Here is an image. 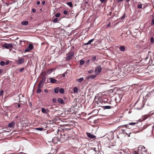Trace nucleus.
Instances as JSON below:
<instances>
[{
  "mask_svg": "<svg viewBox=\"0 0 154 154\" xmlns=\"http://www.w3.org/2000/svg\"><path fill=\"white\" fill-rule=\"evenodd\" d=\"M146 150L145 147L142 146H140L138 148V151H135L134 154H144L145 153Z\"/></svg>",
  "mask_w": 154,
  "mask_h": 154,
  "instance_id": "obj_1",
  "label": "nucleus"
},
{
  "mask_svg": "<svg viewBox=\"0 0 154 154\" xmlns=\"http://www.w3.org/2000/svg\"><path fill=\"white\" fill-rule=\"evenodd\" d=\"M74 54V51H70L66 54V56L65 58L66 60H70L72 58Z\"/></svg>",
  "mask_w": 154,
  "mask_h": 154,
  "instance_id": "obj_2",
  "label": "nucleus"
},
{
  "mask_svg": "<svg viewBox=\"0 0 154 154\" xmlns=\"http://www.w3.org/2000/svg\"><path fill=\"white\" fill-rule=\"evenodd\" d=\"M54 70V69H50L47 71H44L42 72L41 74V75L43 77H45V78L49 74L51 73Z\"/></svg>",
  "mask_w": 154,
  "mask_h": 154,
  "instance_id": "obj_3",
  "label": "nucleus"
},
{
  "mask_svg": "<svg viewBox=\"0 0 154 154\" xmlns=\"http://www.w3.org/2000/svg\"><path fill=\"white\" fill-rule=\"evenodd\" d=\"M45 77L42 76V79L38 85V88H42L43 86L44 83L45 82Z\"/></svg>",
  "mask_w": 154,
  "mask_h": 154,
  "instance_id": "obj_4",
  "label": "nucleus"
},
{
  "mask_svg": "<svg viewBox=\"0 0 154 154\" xmlns=\"http://www.w3.org/2000/svg\"><path fill=\"white\" fill-rule=\"evenodd\" d=\"M2 46L5 48L8 49L10 48H12L13 45L11 43H5Z\"/></svg>",
  "mask_w": 154,
  "mask_h": 154,
  "instance_id": "obj_5",
  "label": "nucleus"
},
{
  "mask_svg": "<svg viewBox=\"0 0 154 154\" xmlns=\"http://www.w3.org/2000/svg\"><path fill=\"white\" fill-rule=\"evenodd\" d=\"M33 48V46L32 45L29 44V46L27 47L26 49L25 50V52H28L32 50Z\"/></svg>",
  "mask_w": 154,
  "mask_h": 154,
  "instance_id": "obj_6",
  "label": "nucleus"
},
{
  "mask_svg": "<svg viewBox=\"0 0 154 154\" xmlns=\"http://www.w3.org/2000/svg\"><path fill=\"white\" fill-rule=\"evenodd\" d=\"M96 76V75L91 74L89 75L86 77V79H92L94 78Z\"/></svg>",
  "mask_w": 154,
  "mask_h": 154,
  "instance_id": "obj_7",
  "label": "nucleus"
},
{
  "mask_svg": "<svg viewBox=\"0 0 154 154\" xmlns=\"http://www.w3.org/2000/svg\"><path fill=\"white\" fill-rule=\"evenodd\" d=\"M102 70V68H96L94 71L95 75H97V74L100 73Z\"/></svg>",
  "mask_w": 154,
  "mask_h": 154,
  "instance_id": "obj_8",
  "label": "nucleus"
},
{
  "mask_svg": "<svg viewBox=\"0 0 154 154\" xmlns=\"http://www.w3.org/2000/svg\"><path fill=\"white\" fill-rule=\"evenodd\" d=\"M41 110H42V113H45V114L49 112V110L47 109H45L43 108H42L41 109Z\"/></svg>",
  "mask_w": 154,
  "mask_h": 154,
  "instance_id": "obj_9",
  "label": "nucleus"
},
{
  "mask_svg": "<svg viewBox=\"0 0 154 154\" xmlns=\"http://www.w3.org/2000/svg\"><path fill=\"white\" fill-rule=\"evenodd\" d=\"M15 125V123L14 122H12L10 123L8 125V126L9 128H13Z\"/></svg>",
  "mask_w": 154,
  "mask_h": 154,
  "instance_id": "obj_10",
  "label": "nucleus"
},
{
  "mask_svg": "<svg viewBox=\"0 0 154 154\" xmlns=\"http://www.w3.org/2000/svg\"><path fill=\"white\" fill-rule=\"evenodd\" d=\"M49 79L50 82L52 83H54L57 82V80L56 79L53 78H50Z\"/></svg>",
  "mask_w": 154,
  "mask_h": 154,
  "instance_id": "obj_11",
  "label": "nucleus"
},
{
  "mask_svg": "<svg viewBox=\"0 0 154 154\" xmlns=\"http://www.w3.org/2000/svg\"><path fill=\"white\" fill-rule=\"evenodd\" d=\"M87 136L88 137L91 139L94 138L95 137V136L92 134H91L90 133H88V134Z\"/></svg>",
  "mask_w": 154,
  "mask_h": 154,
  "instance_id": "obj_12",
  "label": "nucleus"
},
{
  "mask_svg": "<svg viewBox=\"0 0 154 154\" xmlns=\"http://www.w3.org/2000/svg\"><path fill=\"white\" fill-rule=\"evenodd\" d=\"M103 108L105 109H109L111 108H112L113 107V106H103L102 107Z\"/></svg>",
  "mask_w": 154,
  "mask_h": 154,
  "instance_id": "obj_13",
  "label": "nucleus"
},
{
  "mask_svg": "<svg viewBox=\"0 0 154 154\" xmlns=\"http://www.w3.org/2000/svg\"><path fill=\"white\" fill-rule=\"evenodd\" d=\"M28 24L29 22L27 21H23L21 23V24L24 26L27 25Z\"/></svg>",
  "mask_w": 154,
  "mask_h": 154,
  "instance_id": "obj_14",
  "label": "nucleus"
},
{
  "mask_svg": "<svg viewBox=\"0 0 154 154\" xmlns=\"http://www.w3.org/2000/svg\"><path fill=\"white\" fill-rule=\"evenodd\" d=\"M136 124V123H133V122H131L129 123L128 124H127L124 125L125 126V127L127 128H128L129 127V125H135Z\"/></svg>",
  "mask_w": 154,
  "mask_h": 154,
  "instance_id": "obj_15",
  "label": "nucleus"
},
{
  "mask_svg": "<svg viewBox=\"0 0 154 154\" xmlns=\"http://www.w3.org/2000/svg\"><path fill=\"white\" fill-rule=\"evenodd\" d=\"M24 61V59L22 58L18 60V63L19 64H21L23 63Z\"/></svg>",
  "mask_w": 154,
  "mask_h": 154,
  "instance_id": "obj_16",
  "label": "nucleus"
},
{
  "mask_svg": "<svg viewBox=\"0 0 154 154\" xmlns=\"http://www.w3.org/2000/svg\"><path fill=\"white\" fill-rule=\"evenodd\" d=\"M12 64V62L11 61L8 60L5 62V65H11Z\"/></svg>",
  "mask_w": 154,
  "mask_h": 154,
  "instance_id": "obj_17",
  "label": "nucleus"
},
{
  "mask_svg": "<svg viewBox=\"0 0 154 154\" xmlns=\"http://www.w3.org/2000/svg\"><path fill=\"white\" fill-rule=\"evenodd\" d=\"M57 101L59 103L63 104L64 103V100H63L61 98H60L58 99Z\"/></svg>",
  "mask_w": 154,
  "mask_h": 154,
  "instance_id": "obj_18",
  "label": "nucleus"
},
{
  "mask_svg": "<svg viewBox=\"0 0 154 154\" xmlns=\"http://www.w3.org/2000/svg\"><path fill=\"white\" fill-rule=\"evenodd\" d=\"M94 39H92L89 40L87 43H85L84 45H88L90 44H91V43L92 42H93V41L94 40Z\"/></svg>",
  "mask_w": 154,
  "mask_h": 154,
  "instance_id": "obj_19",
  "label": "nucleus"
},
{
  "mask_svg": "<svg viewBox=\"0 0 154 154\" xmlns=\"http://www.w3.org/2000/svg\"><path fill=\"white\" fill-rule=\"evenodd\" d=\"M59 88L58 87L55 88L54 89V92L55 93H58V92L59 91Z\"/></svg>",
  "mask_w": 154,
  "mask_h": 154,
  "instance_id": "obj_20",
  "label": "nucleus"
},
{
  "mask_svg": "<svg viewBox=\"0 0 154 154\" xmlns=\"http://www.w3.org/2000/svg\"><path fill=\"white\" fill-rule=\"evenodd\" d=\"M120 51H123L125 50V48L124 46H121L119 48Z\"/></svg>",
  "mask_w": 154,
  "mask_h": 154,
  "instance_id": "obj_21",
  "label": "nucleus"
},
{
  "mask_svg": "<svg viewBox=\"0 0 154 154\" xmlns=\"http://www.w3.org/2000/svg\"><path fill=\"white\" fill-rule=\"evenodd\" d=\"M59 92L60 93L63 94L64 93V90L63 88H59Z\"/></svg>",
  "mask_w": 154,
  "mask_h": 154,
  "instance_id": "obj_22",
  "label": "nucleus"
},
{
  "mask_svg": "<svg viewBox=\"0 0 154 154\" xmlns=\"http://www.w3.org/2000/svg\"><path fill=\"white\" fill-rule=\"evenodd\" d=\"M78 91V89L77 87H75L73 89V92L74 93H77Z\"/></svg>",
  "mask_w": 154,
  "mask_h": 154,
  "instance_id": "obj_23",
  "label": "nucleus"
},
{
  "mask_svg": "<svg viewBox=\"0 0 154 154\" xmlns=\"http://www.w3.org/2000/svg\"><path fill=\"white\" fill-rule=\"evenodd\" d=\"M84 79V78L83 77H82L77 79V81L79 83H81L82 81H83Z\"/></svg>",
  "mask_w": 154,
  "mask_h": 154,
  "instance_id": "obj_24",
  "label": "nucleus"
},
{
  "mask_svg": "<svg viewBox=\"0 0 154 154\" xmlns=\"http://www.w3.org/2000/svg\"><path fill=\"white\" fill-rule=\"evenodd\" d=\"M66 4L69 5L70 7H72L73 5L71 2H67Z\"/></svg>",
  "mask_w": 154,
  "mask_h": 154,
  "instance_id": "obj_25",
  "label": "nucleus"
},
{
  "mask_svg": "<svg viewBox=\"0 0 154 154\" xmlns=\"http://www.w3.org/2000/svg\"><path fill=\"white\" fill-rule=\"evenodd\" d=\"M85 61L84 60L82 59V60H81V61H80V64L81 65H82L83 64L85 63Z\"/></svg>",
  "mask_w": 154,
  "mask_h": 154,
  "instance_id": "obj_26",
  "label": "nucleus"
},
{
  "mask_svg": "<svg viewBox=\"0 0 154 154\" xmlns=\"http://www.w3.org/2000/svg\"><path fill=\"white\" fill-rule=\"evenodd\" d=\"M41 88H38V89L37 91V93H39L41 92V90L40 89Z\"/></svg>",
  "mask_w": 154,
  "mask_h": 154,
  "instance_id": "obj_27",
  "label": "nucleus"
},
{
  "mask_svg": "<svg viewBox=\"0 0 154 154\" xmlns=\"http://www.w3.org/2000/svg\"><path fill=\"white\" fill-rule=\"evenodd\" d=\"M58 19L57 18H55L53 20V22L54 23H56L57 22Z\"/></svg>",
  "mask_w": 154,
  "mask_h": 154,
  "instance_id": "obj_28",
  "label": "nucleus"
},
{
  "mask_svg": "<svg viewBox=\"0 0 154 154\" xmlns=\"http://www.w3.org/2000/svg\"><path fill=\"white\" fill-rule=\"evenodd\" d=\"M60 16V14L59 13H57L55 15V16L57 17H59Z\"/></svg>",
  "mask_w": 154,
  "mask_h": 154,
  "instance_id": "obj_29",
  "label": "nucleus"
},
{
  "mask_svg": "<svg viewBox=\"0 0 154 154\" xmlns=\"http://www.w3.org/2000/svg\"><path fill=\"white\" fill-rule=\"evenodd\" d=\"M0 64L1 66H3L5 64V62L3 61H1L0 63Z\"/></svg>",
  "mask_w": 154,
  "mask_h": 154,
  "instance_id": "obj_30",
  "label": "nucleus"
},
{
  "mask_svg": "<svg viewBox=\"0 0 154 154\" xmlns=\"http://www.w3.org/2000/svg\"><path fill=\"white\" fill-rule=\"evenodd\" d=\"M96 59V56H94L91 58V60L92 61H94Z\"/></svg>",
  "mask_w": 154,
  "mask_h": 154,
  "instance_id": "obj_31",
  "label": "nucleus"
},
{
  "mask_svg": "<svg viewBox=\"0 0 154 154\" xmlns=\"http://www.w3.org/2000/svg\"><path fill=\"white\" fill-rule=\"evenodd\" d=\"M90 60H88L86 61L85 63V65H86V66L90 63Z\"/></svg>",
  "mask_w": 154,
  "mask_h": 154,
  "instance_id": "obj_32",
  "label": "nucleus"
},
{
  "mask_svg": "<svg viewBox=\"0 0 154 154\" xmlns=\"http://www.w3.org/2000/svg\"><path fill=\"white\" fill-rule=\"evenodd\" d=\"M43 129V128H36V129L39 131H42Z\"/></svg>",
  "mask_w": 154,
  "mask_h": 154,
  "instance_id": "obj_33",
  "label": "nucleus"
},
{
  "mask_svg": "<svg viewBox=\"0 0 154 154\" xmlns=\"http://www.w3.org/2000/svg\"><path fill=\"white\" fill-rule=\"evenodd\" d=\"M154 25V19H153L152 20V22L151 23V25L152 26Z\"/></svg>",
  "mask_w": 154,
  "mask_h": 154,
  "instance_id": "obj_34",
  "label": "nucleus"
},
{
  "mask_svg": "<svg viewBox=\"0 0 154 154\" xmlns=\"http://www.w3.org/2000/svg\"><path fill=\"white\" fill-rule=\"evenodd\" d=\"M142 5L141 4H139L137 5V7L139 8H142Z\"/></svg>",
  "mask_w": 154,
  "mask_h": 154,
  "instance_id": "obj_35",
  "label": "nucleus"
},
{
  "mask_svg": "<svg viewBox=\"0 0 154 154\" xmlns=\"http://www.w3.org/2000/svg\"><path fill=\"white\" fill-rule=\"evenodd\" d=\"M151 43H153L154 42V39L152 37H151Z\"/></svg>",
  "mask_w": 154,
  "mask_h": 154,
  "instance_id": "obj_36",
  "label": "nucleus"
},
{
  "mask_svg": "<svg viewBox=\"0 0 154 154\" xmlns=\"http://www.w3.org/2000/svg\"><path fill=\"white\" fill-rule=\"evenodd\" d=\"M127 130V129H125L124 131L123 132V133L124 134H128L126 132V131Z\"/></svg>",
  "mask_w": 154,
  "mask_h": 154,
  "instance_id": "obj_37",
  "label": "nucleus"
},
{
  "mask_svg": "<svg viewBox=\"0 0 154 154\" xmlns=\"http://www.w3.org/2000/svg\"><path fill=\"white\" fill-rule=\"evenodd\" d=\"M4 91L3 90H1L0 91V96H2V94L3 93Z\"/></svg>",
  "mask_w": 154,
  "mask_h": 154,
  "instance_id": "obj_38",
  "label": "nucleus"
},
{
  "mask_svg": "<svg viewBox=\"0 0 154 154\" xmlns=\"http://www.w3.org/2000/svg\"><path fill=\"white\" fill-rule=\"evenodd\" d=\"M68 13V11L66 10H65L63 11V14H66Z\"/></svg>",
  "mask_w": 154,
  "mask_h": 154,
  "instance_id": "obj_39",
  "label": "nucleus"
},
{
  "mask_svg": "<svg viewBox=\"0 0 154 154\" xmlns=\"http://www.w3.org/2000/svg\"><path fill=\"white\" fill-rule=\"evenodd\" d=\"M24 69V68H21L19 69V72H22Z\"/></svg>",
  "mask_w": 154,
  "mask_h": 154,
  "instance_id": "obj_40",
  "label": "nucleus"
},
{
  "mask_svg": "<svg viewBox=\"0 0 154 154\" xmlns=\"http://www.w3.org/2000/svg\"><path fill=\"white\" fill-rule=\"evenodd\" d=\"M101 3H104L106 1V0H100Z\"/></svg>",
  "mask_w": 154,
  "mask_h": 154,
  "instance_id": "obj_41",
  "label": "nucleus"
},
{
  "mask_svg": "<svg viewBox=\"0 0 154 154\" xmlns=\"http://www.w3.org/2000/svg\"><path fill=\"white\" fill-rule=\"evenodd\" d=\"M36 9L35 8H33L32 10V11L33 12V13H35V12L36 11Z\"/></svg>",
  "mask_w": 154,
  "mask_h": 154,
  "instance_id": "obj_42",
  "label": "nucleus"
},
{
  "mask_svg": "<svg viewBox=\"0 0 154 154\" xmlns=\"http://www.w3.org/2000/svg\"><path fill=\"white\" fill-rule=\"evenodd\" d=\"M93 71L92 70H90L88 71V73H92L93 72Z\"/></svg>",
  "mask_w": 154,
  "mask_h": 154,
  "instance_id": "obj_43",
  "label": "nucleus"
},
{
  "mask_svg": "<svg viewBox=\"0 0 154 154\" xmlns=\"http://www.w3.org/2000/svg\"><path fill=\"white\" fill-rule=\"evenodd\" d=\"M111 25V23L110 22H109L108 24L107 25H106V27H109V26Z\"/></svg>",
  "mask_w": 154,
  "mask_h": 154,
  "instance_id": "obj_44",
  "label": "nucleus"
},
{
  "mask_svg": "<svg viewBox=\"0 0 154 154\" xmlns=\"http://www.w3.org/2000/svg\"><path fill=\"white\" fill-rule=\"evenodd\" d=\"M125 17V14H124L122 17L121 19H123Z\"/></svg>",
  "mask_w": 154,
  "mask_h": 154,
  "instance_id": "obj_45",
  "label": "nucleus"
},
{
  "mask_svg": "<svg viewBox=\"0 0 154 154\" xmlns=\"http://www.w3.org/2000/svg\"><path fill=\"white\" fill-rule=\"evenodd\" d=\"M19 72V70L16 69L15 71V72L16 73H17Z\"/></svg>",
  "mask_w": 154,
  "mask_h": 154,
  "instance_id": "obj_46",
  "label": "nucleus"
},
{
  "mask_svg": "<svg viewBox=\"0 0 154 154\" xmlns=\"http://www.w3.org/2000/svg\"><path fill=\"white\" fill-rule=\"evenodd\" d=\"M52 101L54 103H56V100L55 99H52Z\"/></svg>",
  "mask_w": 154,
  "mask_h": 154,
  "instance_id": "obj_47",
  "label": "nucleus"
},
{
  "mask_svg": "<svg viewBox=\"0 0 154 154\" xmlns=\"http://www.w3.org/2000/svg\"><path fill=\"white\" fill-rule=\"evenodd\" d=\"M45 1L42 2V5H45Z\"/></svg>",
  "mask_w": 154,
  "mask_h": 154,
  "instance_id": "obj_48",
  "label": "nucleus"
},
{
  "mask_svg": "<svg viewBox=\"0 0 154 154\" xmlns=\"http://www.w3.org/2000/svg\"><path fill=\"white\" fill-rule=\"evenodd\" d=\"M123 1V0H117V1L118 2H122Z\"/></svg>",
  "mask_w": 154,
  "mask_h": 154,
  "instance_id": "obj_49",
  "label": "nucleus"
},
{
  "mask_svg": "<svg viewBox=\"0 0 154 154\" xmlns=\"http://www.w3.org/2000/svg\"><path fill=\"white\" fill-rule=\"evenodd\" d=\"M3 72V70L2 69H0V73H2Z\"/></svg>",
  "mask_w": 154,
  "mask_h": 154,
  "instance_id": "obj_50",
  "label": "nucleus"
},
{
  "mask_svg": "<svg viewBox=\"0 0 154 154\" xmlns=\"http://www.w3.org/2000/svg\"><path fill=\"white\" fill-rule=\"evenodd\" d=\"M40 4V2L39 1H38L37 2V4L38 5Z\"/></svg>",
  "mask_w": 154,
  "mask_h": 154,
  "instance_id": "obj_51",
  "label": "nucleus"
},
{
  "mask_svg": "<svg viewBox=\"0 0 154 154\" xmlns=\"http://www.w3.org/2000/svg\"><path fill=\"white\" fill-rule=\"evenodd\" d=\"M57 139V138L56 137H55V138H54L53 139H52V141H53V142H54V140H55V139Z\"/></svg>",
  "mask_w": 154,
  "mask_h": 154,
  "instance_id": "obj_52",
  "label": "nucleus"
},
{
  "mask_svg": "<svg viewBox=\"0 0 154 154\" xmlns=\"http://www.w3.org/2000/svg\"><path fill=\"white\" fill-rule=\"evenodd\" d=\"M65 75V73H64L62 74V75L63 77H64Z\"/></svg>",
  "mask_w": 154,
  "mask_h": 154,
  "instance_id": "obj_53",
  "label": "nucleus"
},
{
  "mask_svg": "<svg viewBox=\"0 0 154 154\" xmlns=\"http://www.w3.org/2000/svg\"><path fill=\"white\" fill-rule=\"evenodd\" d=\"M20 107V105L18 104L17 105V107L19 108Z\"/></svg>",
  "mask_w": 154,
  "mask_h": 154,
  "instance_id": "obj_54",
  "label": "nucleus"
},
{
  "mask_svg": "<svg viewBox=\"0 0 154 154\" xmlns=\"http://www.w3.org/2000/svg\"><path fill=\"white\" fill-rule=\"evenodd\" d=\"M44 91L45 92H48V90L46 89H45L44 90Z\"/></svg>",
  "mask_w": 154,
  "mask_h": 154,
  "instance_id": "obj_55",
  "label": "nucleus"
},
{
  "mask_svg": "<svg viewBox=\"0 0 154 154\" xmlns=\"http://www.w3.org/2000/svg\"><path fill=\"white\" fill-rule=\"evenodd\" d=\"M104 100H104V101H105V102H106L107 101V99L105 100V99H104Z\"/></svg>",
  "mask_w": 154,
  "mask_h": 154,
  "instance_id": "obj_56",
  "label": "nucleus"
},
{
  "mask_svg": "<svg viewBox=\"0 0 154 154\" xmlns=\"http://www.w3.org/2000/svg\"><path fill=\"white\" fill-rule=\"evenodd\" d=\"M104 100H104V101H105V102H106L107 101V99L105 100V99H104Z\"/></svg>",
  "mask_w": 154,
  "mask_h": 154,
  "instance_id": "obj_57",
  "label": "nucleus"
},
{
  "mask_svg": "<svg viewBox=\"0 0 154 154\" xmlns=\"http://www.w3.org/2000/svg\"><path fill=\"white\" fill-rule=\"evenodd\" d=\"M127 2H128L129 1H130V0H125Z\"/></svg>",
  "mask_w": 154,
  "mask_h": 154,
  "instance_id": "obj_58",
  "label": "nucleus"
},
{
  "mask_svg": "<svg viewBox=\"0 0 154 154\" xmlns=\"http://www.w3.org/2000/svg\"><path fill=\"white\" fill-rule=\"evenodd\" d=\"M117 100V98L116 97L115 99V100L116 101Z\"/></svg>",
  "mask_w": 154,
  "mask_h": 154,
  "instance_id": "obj_59",
  "label": "nucleus"
},
{
  "mask_svg": "<svg viewBox=\"0 0 154 154\" xmlns=\"http://www.w3.org/2000/svg\"><path fill=\"white\" fill-rule=\"evenodd\" d=\"M93 150L94 151V152H95V150L94 149V150Z\"/></svg>",
  "mask_w": 154,
  "mask_h": 154,
  "instance_id": "obj_60",
  "label": "nucleus"
},
{
  "mask_svg": "<svg viewBox=\"0 0 154 154\" xmlns=\"http://www.w3.org/2000/svg\"><path fill=\"white\" fill-rule=\"evenodd\" d=\"M97 67L99 68V67H101L100 66H98Z\"/></svg>",
  "mask_w": 154,
  "mask_h": 154,
  "instance_id": "obj_61",
  "label": "nucleus"
},
{
  "mask_svg": "<svg viewBox=\"0 0 154 154\" xmlns=\"http://www.w3.org/2000/svg\"><path fill=\"white\" fill-rule=\"evenodd\" d=\"M6 5H7V6H8V4H7V3H6Z\"/></svg>",
  "mask_w": 154,
  "mask_h": 154,
  "instance_id": "obj_62",
  "label": "nucleus"
},
{
  "mask_svg": "<svg viewBox=\"0 0 154 154\" xmlns=\"http://www.w3.org/2000/svg\"><path fill=\"white\" fill-rule=\"evenodd\" d=\"M118 97L120 98V95H119L118 96Z\"/></svg>",
  "mask_w": 154,
  "mask_h": 154,
  "instance_id": "obj_63",
  "label": "nucleus"
},
{
  "mask_svg": "<svg viewBox=\"0 0 154 154\" xmlns=\"http://www.w3.org/2000/svg\"><path fill=\"white\" fill-rule=\"evenodd\" d=\"M128 137H130V134H129V135H128Z\"/></svg>",
  "mask_w": 154,
  "mask_h": 154,
  "instance_id": "obj_64",
  "label": "nucleus"
}]
</instances>
